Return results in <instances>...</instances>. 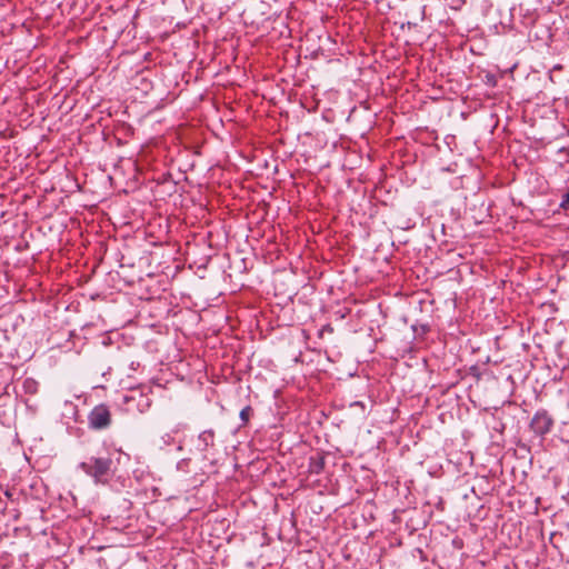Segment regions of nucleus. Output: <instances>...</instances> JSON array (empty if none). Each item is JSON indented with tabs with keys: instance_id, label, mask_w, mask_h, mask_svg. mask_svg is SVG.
I'll return each mask as SVG.
<instances>
[{
	"instance_id": "10",
	"label": "nucleus",
	"mask_w": 569,
	"mask_h": 569,
	"mask_svg": "<svg viewBox=\"0 0 569 569\" xmlns=\"http://www.w3.org/2000/svg\"><path fill=\"white\" fill-rule=\"evenodd\" d=\"M322 330L323 331L326 330V331H329V332L333 331V329H332V327L330 325L325 326Z\"/></svg>"
},
{
	"instance_id": "8",
	"label": "nucleus",
	"mask_w": 569,
	"mask_h": 569,
	"mask_svg": "<svg viewBox=\"0 0 569 569\" xmlns=\"http://www.w3.org/2000/svg\"><path fill=\"white\" fill-rule=\"evenodd\" d=\"M124 402L126 403H130V402H137V396H136V391H132L131 395L129 396H124Z\"/></svg>"
},
{
	"instance_id": "3",
	"label": "nucleus",
	"mask_w": 569,
	"mask_h": 569,
	"mask_svg": "<svg viewBox=\"0 0 569 569\" xmlns=\"http://www.w3.org/2000/svg\"><path fill=\"white\" fill-rule=\"evenodd\" d=\"M112 421L108 406L101 403L92 408L88 416V423L91 429L102 430L110 427Z\"/></svg>"
},
{
	"instance_id": "12",
	"label": "nucleus",
	"mask_w": 569,
	"mask_h": 569,
	"mask_svg": "<svg viewBox=\"0 0 569 569\" xmlns=\"http://www.w3.org/2000/svg\"><path fill=\"white\" fill-rule=\"evenodd\" d=\"M355 405L363 407V403L359 401L355 402Z\"/></svg>"
},
{
	"instance_id": "9",
	"label": "nucleus",
	"mask_w": 569,
	"mask_h": 569,
	"mask_svg": "<svg viewBox=\"0 0 569 569\" xmlns=\"http://www.w3.org/2000/svg\"><path fill=\"white\" fill-rule=\"evenodd\" d=\"M322 468H323V460L321 459V460L317 463L315 471H316V472H320V470H321Z\"/></svg>"
},
{
	"instance_id": "2",
	"label": "nucleus",
	"mask_w": 569,
	"mask_h": 569,
	"mask_svg": "<svg viewBox=\"0 0 569 569\" xmlns=\"http://www.w3.org/2000/svg\"><path fill=\"white\" fill-rule=\"evenodd\" d=\"M553 426L555 419L546 409L537 410L529 422L530 431L542 440L551 432Z\"/></svg>"
},
{
	"instance_id": "1",
	"label": "nucleus",
	"mask_w": 569,
	"mask_h": 569,
	"mask_svg": "<svg viewBox=\"0 0 569 569\" xmlns=\"http://www.w3.org/2000/svg\"><path fill=\"white\" fill-rule=\"evenodd\" d=\"M79 467L87 476L92 478L96 485H108L113 479L117 470L110 456L90 457L82 461Z\"/></svg>"
},
{
	"instance_id": "5",
	"label": "nucleus",
	"mask_w": 569,
	"mask_h": 569,
	"mask_svg": "<svg viewBox=\"0 0 569 569\" xmlns=\"http://www.w3.org/2000/svg\"><path fill=\"white\" fill-rule=\"evenodd\" d=\"M240 419H241V426H247L250 421L251 417L253 416V409L251 406H246L240 410Z\"/></svg>"
},
{
	"instance_id": "7",
	"label": "nucleus",
	"mask_w": 569,
	"mask_h": 569,
	"mask_svg": "<svg viewBox=\"0 0 569 569\" xmlns=\"http://www.w3.org/2000/svg\"><path fill=\"white\" fill-rule=\"evenodd\" d=\"M559 206L563 210H569V190L562 194Z\"/></svg>"
},
{
	"instance_id": "6",
	"label": "nucleus",
	"mask_w": 569,
	"mask_h": 569,
	"mask_svg": "<svg viewBox=\"0 0 569 569\" xmlns=\"http://www.w3.org/2000/svg\"><path fill=\"white\" fill-rule=\"evenodd\" d=\"M139 398L140 401L137 402V409L142 412L143 410L150 407L151 401L149 398L143 399L142 393H139Z\"/></svg>"
},
{
	"instance_id": "4",
	"label": "nucleus",
	"mask_w": 569,
	"mask_h": 569,
	"mask_svg": "<svg viewBox=\"0 0 569 569\" xmlns=\"http://www.w3.org/2000/svg\"><path fill=\"white\" fill-rule=\"evenodd\" d=\"M199 440L203 443L204 448L212 446L214 441V432L212 430H204L200 433Z\"/></svg>"
},
{
	"instance_id": "11",
	"label": "nucleus",
	"mask_w": 569,
	"mask_h": 569,
	"mask_svg": "<svg viewBox=\"0 0 569 569\" xmlns=\"http://www.w3.org/2000/svg\"><path fill=\"white\" fill-rule=\"evenodd\" d=\"M487 78H488V82H492V83H495L493 76H490V77L488 76Z\"/></svg>"
}]
</instances>
